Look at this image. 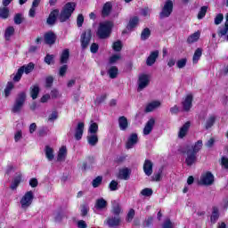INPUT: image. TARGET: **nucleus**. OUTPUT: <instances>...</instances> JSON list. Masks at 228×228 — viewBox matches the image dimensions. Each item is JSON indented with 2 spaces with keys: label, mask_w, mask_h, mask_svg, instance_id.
<instances>
[{
  "label": "nucleus",
  "mask_w": 228,
  "mask_h": 228,
  "mask_svg": "<svg viewBox=\"0 0 228 228\" xmlns=\"http://www.w3.org/2000/svg\"><path fill=\"white\" fill-rule=\"evenodd\" d=\"M221 165H222L223 168H226V170H228V159L226 157L222 158Z\"/></svg>",
  "instance_id": "nucleus-62"
},
{
  "label": "nucleus",
  "mask_w": 228,
  "mask_h": 228,
  "mask_svg": "<svg viewBox=\"0 0 228 228\" xmlns=\"http://www.w3.org/2000/svg\"><path fill=\"white\" fill-rule=\"evenodd\" d=\"M162 228H174V224H172V221L170 219H166Z\"/></svg>",
  "instance_id": "nucleus-56"
},
{
  "label": "nucleus",
  "mask_w": 228,
  "mask_h": 228,
  "mask_svg": "<svg viewBox=\"0 0 228 228\" xmlns=\"http://www.w3.org/2000/svg\"><path fill=\"white\" fill-rule=\"evenodd\" d=\"M20 181H22V174L20 172H18L15 174V177L11 184L12 190H16L17 186L20 184Z\"/></svg>",
  "instance_id": "nucleus-22"
},
{
  "label": "nucleus",
  "mask_w": 228,
  "mask_h": 228,
  "mask_svg": "<svg viewBox=\"0 0 228 228\" xmlns=\"http://www.w3.org/2000/svg\"><path fill=\"white\" fill-rule=\"evenodd\" d=\"M112 48L114 51H122V42L121 41H116L112 45Z\"/></svg>",
  "instance_id": "nucleus-49"
},
{
  "label": "nucleus",
  "mask_w": 228,
  "mask_h": 228,
  "mask_svg": "<svg viewBox=\"0 0 228 228\" xmlns=\"http://www.w3.org/2000/svg\"><path fill=\"white\" fill-rule=\"evenodd\" d=\"M108 227H117L120 225V217L118 216L108 217L104 222Z\"/></svg>",
  "instance_id": "nucleus-11"
},
{
  "label": "nucleus",
  "mask_w": 228,
  "mask_h": 228,
  "mask_svg": "<svg viewBox=\"0 0 228 228\" xmlns=\"http://www.w3.org/2000/svg\"><path fill=\"white\" fill-rule=\"evenodd\" d=\"M14 34H15V28L12 26L7 27L4 32L5 40H10V38H12V37H13Z\"/></svg>",
  "instance_id": "nucleus-30"
},
{
  "label": "nucleus",
  "mask_w": 228,
  "mask_h": 228,
  "mask_svg": "<svg viewBox=\"0 0 228 228\" xmlns=\"http://www.w3.org/2000/svg\"><path fill=\"white\" fill-rule=\"evenodd\" d=\"M200 149H202V141L201 140L195 142V144L191 148H189L187 151H192V152L194 154H197L200 151Z\"/></svg>",
  "instance_id": "nucleus-35"
},
{
  "label": "nucleus",
  "mask_w": 228,
  "mask_h": 228,
  "mask_svg": "<svg viewBox=\"0 0 228 228\" xmlns=\"http://www.w3.org/2000/svg\"><path fill=\"white\" fill-rule=\"evenodd\" d=\"M74 10H76V3H67L64 5L62 11L61 12L59 20H61V22H65L66 20H69L72 13H74Z\"/></svg>",
  "instance_id": "nucleus-2"
},
{
  "label": "nucleus",
  "mask_w": 228,
  "mask_h": 228,
  "mask_svg": "<svg viewBox=\"0 0 228 228\" xmlns=\"http://www.w3.org/2000/svg\"><path fill=\"white\" fill-rule=\"evenodd\" d=\"M191 102H193V96L187 94L182 102V106L184 111H190L191 110Z\"/></svg>",
  "instance_id": "nucleus-10"
},
{
  "label": "nucleus",
  "mask_w": 228,
  "mask_h": 228,
  "mask_svg": "<svg viewBox=\"0 0 228 228\" xmlns=\"http://www.w3.org/2000/svg\"><path fill=\"white\" fill-rule=\"evenodd\" d=\"M222 20H224V14L219 13L215 18V24L218 26V24H222Z\"/></svg>",
  "instance_id": "nucleus-55"
},
{
  "label": "nucleus",
  "mask_w": 228,
  "mask_h": 228,
  "mask_svg": "<svg viewBox=\"0 0 228 228\" xmlns=\"http://www.w3.org/2000/svg\"><path fill=\"white\" fill-rule=\"evenodd\" d=\"M65 218V215L62 213H57L55 214V222H61Z\"/></svg>",
  "instance_id": "nucleus-64"
},
{
  "label": "nucleus",
  "mask_w": 228,
  "mask_h": 228,
  "mask_svg": "<svg viewBox=\"0 0 228 228\" xmlns=\"http://www.w3.org/2000/svg\"><path fill=\"white\" fill-rule=\"evenodd\" d=\"M8 15H10V10H8V7L4 6L3 8H0L1 19H8Z\"/></svg>",
  "instance_id": "nucleus-40"
},
{
  "label": "nucleus",
  "mask_w": 228,
  "mask_h": 228,
  "mask_svg": "<svg viewBox=\"0 0 228 228\" xmlns=\"http://www.w3.org/2000/svg\"><path fill=\"white\" fill-rule=\"evenodd\" d=\"M112 213L113 215H116V216H118V215L122 213V208H120V205H118V203H117L116 205H113Z\"/></svg>",
  "instance_id": "nucleus-45"
},
{
  "label": "nucleus",
  "mask_w": 228,
  "mask_h": 228,
  "mask_svg": "<svg viewBox=\"0 0 228 228\" xmlns=\"http://www.w3.org/2000/svg\"><path fill=\"white\" fill-rule=\"evenodd\" d=\"M137 143H138V134H132L129 135L126 141V149H133V147H134V145H136Z\"/></svg>",
  "instance_id": "nucleus-13"
},
{
  "label": "nucleus",
  "mask_w": 228,
  "mask_h": 228,
  "mask_svg": "<svg viewBox=\"0 0 228 228\" xmlns=\"http://www.w3.org/2000/svg\"><path fill=\"white\" fill-rule=\"evenodd\" d=\"M22 70H23V68H20V69H18L16 75L13 77L12 79H13V81H15L16 83H18V81H19L20 79H21L22 74H24Z\"/></svg>",
  "instance_id": "nucleus-48"
},
{
  "label": "nucleus",
  "mask_w": 228,
  "mask_h": 228,
  "mask_svg": "<svg viewBox=\"0 0 228 228\" xmlns=\"http://www.w3.org/2000/svg\"><path fill=\"white\" fill-rule=\"evenodd\" d=\"M108 74L111 79H115L118 76V68L112 66L108 69Z\"/></svg>",
  "instance_id": "nucleus-34"
},
{
  "label": "nucleus",
  "mask_w": 228,
  "mask_h": 228,
  "mask_svg": "<svg viewBox=\"0 0 228 228\" xmlns=\"http://www.w3.org/2000/svg\"><path fill=\"white\" fill-rule=\"evenodd\" d=\"M130 175H131V169L125 167L119 171L118 178L123 179L124 181H127Z\"/></svg>",
  "instance_id": "nucleus-23"
},
{
  "label": "nucleus",
  "mask_w": 228,
  "mask_h": 228,
  "mask_svg": "<svg viewBox=\"0 0 228 228\" xmlns=\"http://www.w3.org/2000/svg\"><path fill=\"white\" fill-rule=\"evenodd\" d=\"M172 12H174V2L167 0L162 6V10L159 13L160 19H167V17H170V15H172Z\"/></svg>",
  "instance_id": "nucleus-5"
},
{
  "label": "nucleus",
  "mask_w": 228,
  "mask_h": 228,
  "mask_svg": "<svg viewBox=\"0 0 228 228\" xmlns=\"http://www.w3.org/2000/svg\"><path fill=\"white\" fill-rule=\"evenodd\" d=\"M67 158V146H61L57 153V161H65Z\"/></svg>",
  "instance_id": "nucleus-21"
},
{
  "label": "nucleus",
  "mask_w": 228,
  "mask_h": 228,
  "mask_svg": "<svg viewBox=\"0 0 228 228\" xmlns=\"http://www.w3.org/2000/svg\"><path fill=\"white\" fill-rule=\"evenodd\" d=\"M152 167H153L152 161H151L149 159H146L144 161L143 172H144L145 175H148V177L152 175Z\"/></svg>",
  "instance_id": "nucleus-17"
},
{
  "label": "nucleus",
  "mask_w": 228,
  "mask_h": 228,
  "mask_svg": "<svg viewBox=\"0 0 228 228\" xmlns=\"http://www.w3.org/2000/svg\"><path fill=\"white\" fill-rule=\"evenodd\" d=\"M199 183L202 186H211L213 183H215V175L209 171L204 172L202 173Z\"/></svg>",
  "instance_id": "nucleus-6"
},
{
  "label": "nucleus",
  "mask_w": 228,
  "mask_h": 228,
  "mask_svg": "<svg viewBox=\"0 0 228 228\" xmlns=\"http://www.w3.org/2000/svg\"><path fill=\"white\" fill-rule=\"evenodd\" d=\"M199 38H200V31H196L187 38V42L188 44H195V42H199Z\"/></svg>",
  "instance_id": "nucleus-27"
},
{
  "label": "nucleus",
  "mask_w": 228,
  "mask_h": 228,
  "mask_svg": "<svg viewBox=\"0 0 228 228\" xmlns=\"http://www.w3.org/2000/svg\"><path fill=\"white\" fill-rule=\"evenodd\" d=\"M190 126L191 123L189 121L183 125V126L179 129L178 138H184V136L188 134Z\"/></svg>",
  "instance_id": "nucleus-18"
},
{
  "label": "nucleus",
  "mask_w": 228,
  "mask_h": 228,
  "mask_svg": "<svg viewBox=\"0 0 228 228\" xmlns=\"http://www.w3.org/2000/svg\"><path fill=\"white\" fill-rule=\"evenodd\" d=\"M99 131V125L95 122H91L89 128H88V134H97Z\"/></svg>",
  "instance_id": "nucleus-33"
},
{
  "label": "nucleus",
  "mask_w": 228,
  "mask_h": 228,
  "mask_svg": "<svg viewBox=\"0 0 228 228\" xmlns=\"http://www.w3.org/2000/svg\"><path fill=\"white\" fill-rule=\"evenodd\" d=\"M133 218H134V209H130L128 211L126 220H127V222H131L133 220Z\"/></svg>",
  "instance_id": "nucleus-60"
},
{
  "label": "nucleus",
  "mask_w": 228,
  "mask_h": 228,
  "mask_svg": "<svg viewBox=\"0 0 228 228\" xmlns=\"http://www.w3.org/2000/svg\"><path fill=\"white\" fill-rule=\"evenodd\" d=\"M187 63H188V59L182 58L176 61V67L177 69H184Z\"/></svg>",
  "instance_id": "nucleus-43"
},
{
  "label": "nucleus",
  "mask_w": 228,
  "mask_h": 228,
  "mask_svg": "<svg viewBox=\"0 0 228 228\" xmlns=\"http://www.w3.org/2000/svg\"><path fill=\"white\" fill-rule=\"evenodd\" d=\"M111 12V3H106L103 5L102 11V14L103 17H108V15H110Z\"/></svg>",
  "instance_id": "nucleus-37"
},
{
  "label": "nucleus",
  "mask_w": 228,
  "mask_h": 228,
  "mask_svg": "<svg viewBox=\"0 0 228 228\" xmlns=\"http://www.w3.org/2000/svg\"><path fill=\"white\" fill-rule=\"evenodd\" d=\"M92 40V30L86 29L83 32L80 37L82 49H86Z\"/></svg>",
  "instance_id": "nucleus-8"
},
{
  "label": "nucleus",
  "mask_w": 228,
  "mask_h": 228,
  "mask_svg": "<svg viewBox=\"0 0 228 228\" xmlns=\"http://www.w3.org/2000/svg\"><path fill=\"white\" fill-rule=\"evenodd\" d=\"M151 37V30L149 28H144L141 34L142 40H147Z\"/></svg>",
  "instance_id": "nucleus-47"
},
{
  "label": "nucleus",
  "mask_w": 228,
  "mask_h": 228,
  "mask_svg": "<svg viewBox=\"0 0 228 228\" xmlns=\"http://www.w3.org/2000/svg\"><path fill=\"white\" fill-rule=\"evenodd\" d=\"M29 186H31V188H37L38 186V180L37 178L30 179Z\"/></svg>",
  "instance_id": "nucleus-61"
},
{
  "label": "nucleus",
  "mask_w": 228,
  "mask_h": 228,
  "mask_svg": "<svg viewBox=\"0 0 228 228\" xmlns=\"http://www.w3.org/2000/svg\"><path fill=\"white\" fill-rule=\"evenodd\" d=\"M216 120V117L215 115H210L205 123V127L206 129H209L211 127H213L215 121Z\"/></svg>",
  "instance_id": "nucleus-31"
},
{
  "label": "nucleus",
  "mask_w": 228,
  "mask_h": 228,
  "mask_svg": "<svg viewBox=\"0 0 228 228\" xmlns=\"http://www.w3.org/2000/svg\"><path fill=\"white\" fill-rule=\"evenodd\" d=\"M60 13V11H58V10H53L51 13H50V15H49V17H48V19H47V24H51V25H53V24H54V22H56V17H58V14Z\"/></svg>",
  "instance_id": "nucleus-28"
},
{
  "label": "nucleus",
  "mask_w": 228,
  "mask_h": 228,
  "mask_svg": "<svg viewBox=\"0 0 228 228\" xmlns=\"http://www.w3.org/2000/svg\"><path fill=\"white\" fill-rule=\"evenodd\" d=\"M141 195L143 197H151L152 195V189L151 188H145L141 191Z\"/></svg>",
  "instance_id": "nucleus-52"
},
{
  "label": "nucleus",
  "mask_w": 228,
  "mask_h": 228,
  "mask_svg": "<svg viewBox=\"0 0 228 228\" xmlns=\"http://www.w3.org/2000/svg\"><path fill=\"white\" fill-rule=\"evenodd\" d=\"M156 124V120L154 118H151L149 119V121L146 123L144 128H143V134L147 136L148 134H151L152 133V129H154V125Z\"/></svg>",
  "instance_id": "nucleus-12"
},
{
  "label": "nucleus",
  "mask_w": 228,
  "mask_h": 228,
  "mask_svg": "<svg viewBox=\"0 0 228 228\" xmlns=\"http://www.w3.org/2000/svg\"><path fill=\"white\" fill-rule=\"evenodd\" d=\"M159 106H161V102L153 101L146 106V111H148V112L154 111V110H158V108H159Z\"/></svg>",
  "instance_id": "nucleus-24"
},
{
  "label": "nucleus",
  "mask_w": 228,
  "mask_h": 228,
  "mask_svg": "<svg viewBox=\"0 0 228 228\" xmlns=\"http://www.w3.org/2000/svg\"><path fill=\"white\" fill-rule=\"evenodd\" d=\"M122 57L120 56V53H118V54H114V55H112L110 58V60H109V61H110V63H117V61H118L120 59H121Z\"/></svg>",
  "instance_id": "nucleus-53"
},
{
  "label": "nucleus",
  "mask_w": 228,
  "mask_h": 228,
  "mask_svg": "<svg viewBox=\"0 0 228 228\" xmlns=\"http://www.w3.org/2000/svg\"><path fill=\"white\" fill-rule=\"evenodd\" d=\"M20 69H23L22 72L23 74H29L30 72H32L33 69H35V64H33V62L28 63V65H24L22 67H20Z\"/></svg>",
  "instance_id": "nucleus-38"
},
{
  "label": "nucleus",
  "mask_w": 228,
  "mask_h": 228,
  "mask_svg": "<svg viewBox=\"0 0 228 228\" xmlns=\"http://www.w3.org/2000/svg\"><path fill=\"white\" fill-rule=\"evenodd\" d=\"M69 49H65L61 56V63H67L69 61Z\"/></svg>",
  "instance_id": "nucleus-42"
},
{
  "label": "nucleus",
  "mask_w": 228,
  "mask_h": 228,
  "mask_svg": "<svg viewBox=\"0 0 228 228\" xmlns=\"http://www.w3.org/2000/svg\"><path fill=\"white\" fill-rule=\"evenodd\" d=\"M45 63H47V65H51V63H53V61H54V55L47 54L45 58Z\"/></svg>",
  "instance_id": "nucleus-58"
},
{
  "label": "nucleus",
  "mask_w": 228,
  "mask_h": 228,
  "mask_svg": "<svg viewBox=\"0 0 228 228\" xmlns=\"http://www.w3.org/2000/svg\"><path fill=\"white\" fill-rule=\"evenodd\" d=\"M150 84H151V76L147 74L140 75L137 82L138 92H142V90H144V88H147V86H149Z\"/></svg>",
  "instance_id": "nucleus-7"
},
{
  "label": "nucleus",
  "mask_w": 228,
  "mask_h": 228,
  "mask_svg": "<svg viewBox=\"0 0 228 228\" xmlns=\"http://www.w3.org/2000/svg\"><path fill=\"white\" fill-rule=\"evenodd\" d=\"M112 28L113 22L111 21H103L100 23L96 33L97 37H99V38H108L110 35H111Z\"/></svg>",
  "instance_id": "nucleus-1"
},
{
  "label": "nucleus",
  "mask_w": 228,
  "mask_h": 228,
  "mask_svg": "<svg viewBox=\"0 0 228 228\" xmlns=\"http://www.w3.org/2000/svg\"><path fill=\"white\" fill-rule=\"evenodd\" d=\"M102 183V176H97L93 180V188H99Z\"/></svg>",
  "instance_id": "nucleus-44"
},
{
  "label": "nucleus",
  "mask_w": 228,
  "mask_h": 228,
  "mask_svg": "<svg viewBox=\"0 0 228 228\" xmlns=\"http://www.w3.org/2000/svg\"><path fill=\"white\" fill-rule=\"evenodd\" d=\"M159 56V51L151 52L150 56L146 60V65L149 67H152L156 63V60H158V57Z\"/></svg>",
  "instance_id": "nucleus-16"
},
{
  "label": "nucleus",
  "mask_w": 228,
  "mask_h": 228,
  "mask_svg": "<svg viewBox=\"0 0 228 228\" xmlns=\"http://www.w3.org/2000/svg\"><path fill=\"white\" fill-rule=\"evenodd\" d=\"M38 94H40V87H38V86H33L30 91L32 99H37L38 97Z\"/></svg>",
  "instance_id": "nucleus-39"
},
{
  "label": "nucleus",
  "mask_w": 228,
  "mask_h": 228,
  "mask_svg": "<svg viewBox=\"0 0 228 228\" xmlns=\"http://www.w3.org/2000/svg\"><path fill=\"white\" fill-rule=\"evenodd\" d=\"M77 227L78 228H86L88 227V224H86V222L83 221V220H79L77 222Z\"/></svg>",
  "instance_id": "nucleus-63"
},
{
  "label": "nucleus",
  "mask_w": 228,
  "mask_h": 228,
  "mask_svg": "<svg viewBox=\"0 0 228 228\" xmlns=\"http://www.w3.org/2000/svg\"><path fill=\"white\" fill-rule=\"evenodd\" d=\"M53 82H54V78L53 77H47L45 79L46 88H51V86H53Z\"/></svg>",
  "instance_id": "nucleus-54"
},
{
  "label": "nucleus",
  "mask_w": 228,
  "mask_h": 228,
  "mask_svg": "<svg viewBox=\"0 0 228 228\" xmlns=\"http://www.w3.org/2000/svg\"><path fill=\"white\" fill-rule=\"evenodd\" d=\"M207 12H208V7L206 6L201 7L200 12L198 13V19H204V17H206Z\"/></svg>",
  "instance_id": "nucleus-51"
},
{
  "label": "nucleus",
  "mask_w": 228,
  "mask_h": 228,
  "mask_svg": "<svg viewBox=\"0 0 228 228\" xmlns=\"http://www.w3.org/2000/svg\"><path fill=\"white\" fill-rule=\"evenodd\" d=\"M45 42L48 45H53V44L56 42V35H54L53 32H47L45 34Z\"/></svg>",
  "instance_id": "nucleus-20"
},
{
  "label": "nucleus",
  "mask_w": 228,
  "mask_h": 228,
  "mask_svg": "<svg viewBox=\"0 0 228 228\" xmlns=\"http://www.w3.org/2000/svg\"><path fill=\"white\" fill-rule=\"evenodd\" d=\"M90 51L91 53H93V54H95L97 51H99V45H97L96 43H93L91 45Z\"/></svg>",
  "instance_id": "nucleus-59"
},
{
  "label": "nucleus",
  "mask_w": 228,
  "mask_h": 228,
  "mask_svg": "<svg viewBox=\"0 0 228 228\" xmlns=\"http://www.w3.org/2000/svg\"><path fill=\"white\" fill-rule=\"evenodd\" d=\"M228 27L226 25L222 26L218 28V36L219 37H225L227 35Z\"/></svg>",
  "instance_id": "nucleus-46"
},
{
  "label": "nucleus",
  "mask_w": 228,
  "mask_h": 228,
  "mask_svg": "<svg viewBox=\"0 0 228 228\" xmlns=\"http://www.w3.org/2000/svg\"><path fill=\"white\" fill-rule=\"evenodd\" d=\"M94 208L98 211H102L108 208V201L104 198H99L95 201Z\"/></svg>",
  "instance_id": "nucleus-15"
},
{
  "label": "nucleus",
  "mask_w": 228,
  "mask_h": 228,
  "mask_svg": "<svg viewBox=\"0 0 228 228\" xmlns=\"http://www.w3.org/2000/svg\"><path fill=\"white\" fill-rule=\"evenodd\" d=\"M202 56V48H198L193 54L192 57V63L197 64L199 63V60H200Z\"/></svg>",
  "instance_id": "nucleus-32"
},
{
  "label": "nucleus",
  "mask_w": 228,
  "mask_h": 228,
  "mask_svg": "<svg viewBox=\"0 0 228 228\" xmlns=\"http://www.w3.org/2000/svg\"><path fill=\"white\" fill-rule=\"evenodd\" d=\"M119 129L121 131H126L127 129L129 123L127 122V118L122 116L118 118Z\"/></svg>",
  "instance_id": "nucleus-26"
},
{
  "label": "nucleus",
  "mask_w": 228,
  "mask_h": 228,
  "mask_svg": "<svg viewBox=\"0 0 228 228\" xmlns=\"http://www.w3.org/2000/svg\"><path fill=\"white\" fill-rule=\"evenodd\" d=\"M140 22V20L138 17H133L130 19L128 24H127V29H134L138 26V23Z\"/></svg>",
  "instance_id": "nucleus-29"
},
{
  "label": "nucleus",
  "mask_w": 228,
  "mask_h": 228,
  "mask_svg": "<svg viewBox=\"0 0 228 228\" xmlns=\"http://www.w3.org/2000/svg\"><path fill=\"white\" fill-rule=\"evenodd\" d=\"M84 22H85V17H83L82 14H79L77 19V27L81 28V26H83Z\"/></svg>",
  "instance_id": "nucleus-57"
},
{
  "label": "nucleus",
  "mask_w": 228,
  "mask_h": 228,
  "mask_svg": "<svg viewBox=\"0 0 228 228\" xmlns=\"http://www.w3.org/2000/svg\"><path fill=\"white\" fill-rule=\"evenodd\" d=\"M33 199H35V194L33 193V191H27L20 200L21 209H28V208H29V206L33 204Z\"/></svg>",
  "instance_id": "nucleus-4"
},
{
  "label": "nucleus",
  "mask_w": 228,
  "mask_h": 228,
  "mask_svg": "<svg viewBox=\"0 0 228 228\" xmlns=\"http://www.w3.org/2000/svg\"><path fill=\"white\" fill-rule=\"evenodd\" d=\"M85 131V123L79 122L75 129V139L81 140L83 138V133Z\"/></svg>",
  "instance_id": "nucleus-14"
},
{
  "label": "nucleus",
  "mask_w": 228,
  "mask_h": 228,
  "mask_svg": "<svg viewBox=\"0 0 228 228\" xmlns=\"http://www.w3.org/2000/svg\"><path fill=\"white\" fill-rule=\"evenodd\" d=\"M197 161V154L193 152V150L186 151L185 163L188 167H191Z\"/></svg>",
  "instance_id": "nucleus-9"
},
{
  "label": "nucleus",
  "mask_w": 228,
  "mask_h": 228,
  "mask_svg": "<svg viewBox=\"0 0 228 228\" xmlns=\"http://www.w3.org/2000/svg\"><path fill=\"white\" fill-rule=\"evenodd\" d=\"M98 142H99V136H97V134H88L87 143H89L91 147H95V145H97Z\"/></svg>",
  "instance_id": "nucleus-19"
},
{
  "label": "nucleus",
  "mask_w": 228,
  "mask_h": 228,
  "mask_svg": "<svg viewBox=\"0 0 228 228\" xmlns=\"http://www.w3.org/2000/svg\"><path fill=\"white\" fill-rule=\"evenodd\" d=\"M219 216H220V214H218V208L214 207L212 208V215L210 217L212 224H216V220H218Z\"/></svg>",
  "instance_id": "nucleus-36"
},
{
  "label": "nucleus",
  "mask_w": 228,
  "mask_h": 228,
  "mask_svg": "<svg viewBox=\"0 0 228 228\" xmlns=\"http://www.w3.org/2000/svg\"><path fill=\"white\" fill-rule=\"evenodd\" d=\"M45 154L48 161H53V159H54V150L51 148V146H45Z\"/></svg>",
  "instance_id": "nucleus-25"
},
{
  "label": "nucleus",
  "mask_w": 228,
  "mask_h": 228,
  "mask_svg": "<svg viewBox=\"0 0 228 228\" xmlns=\"http://www.w3.org/2000/svg\"><path fill=\"white\" fill-rule=\"evenodd\" d=\"M109 188L110 191H116V190H118V183H117L115 180H112L109 185Z\"/></svg>",
  "instance_id": "nucleus-50"
},
{
  "label": "nucleus",
  "mask_w": 228,
  "mask_h": 228,
  "mask_svg": "<svg viewBox=\"0 0 228 228\" xmlns=\"http://www.w3.org/2000/svg\"><path fill=\"white\" fill-rule=\"evenodd\" d=\"M26 102V93H20L15 100V102L12 106V113H20L22 111V107Z\"/></svg>",
  "instance_id": "nucleus-3"
},
{
  "label": "nucleus",
  "mask_w": 228,
  "mask_h": 228,
  "mask_svg": "<svg viewBox=\"0 0 228 228\" xmlns=\"http://www.w3.org/2000/svg\"><path fill=\"white\" fill-rule=\"evenodd\" d=\"M13 84L12 82H8L5 89H4V95L5 97H9V95L12 94V91L13 90Z\"/></svg>",
  "instance_id": "nucleus-41"
}]
</instances>
